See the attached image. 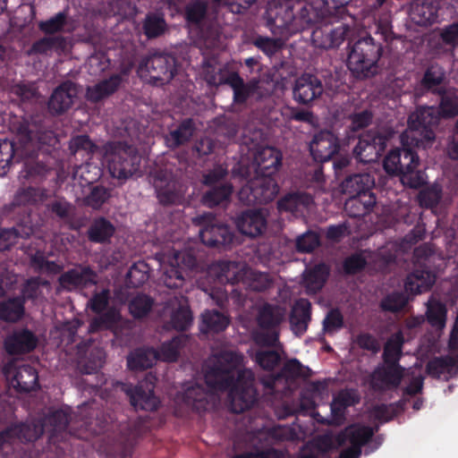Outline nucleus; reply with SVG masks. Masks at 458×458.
Masks as SVG:
<instances>
[{
  "label": "nucleus",
  "mask_w": 458,
  "mask_h": 458,
  "mask_svg": "<svg viewBox=\"0 0 458 458\" xmlns=\"http://www.w3.org/2000/svg\"><path fill=\"white\" fill-rule=\"evenodd\" d=\"M447 309L445 304L430 299L427 302L426 317L428 324L436 328L443 329L446 323Z\"/></svg>",
  "instance_id": "603ef678"
},
{
  "label": "nucleus",
  "mask_w": 458,
  "mask_h": 458,
  "mask_svg": "<svg viewBox=\"0 0 458 458\" xmlns=\"http://www.w3.org/2000/svg\"><path fill=\"white\" fill-rule=\"evenodd\" d=\"M182 400L186 405L199 412L206 411L208 405V393L199 384L187 387L183 393Z\"/></svg>",
  "instance_id": "8fccbe9b"
},
{
  "label": "nucleus",
  "mask_w": 458,
  "mask_h": 458,
  "mask_svg": "<svg viewBox=\"0 0 458 458\" xmlns=\"http://www.w3.org/2000/svg\"><path fill=\"white\" fill-rule=\"evenodd\" d=\"M238 231L250 238L262 235L267 226V220L262 209H246L235 217Z\"/></svg>",
  "instance_id": "aec40b11"
},
{
  "label": "nucleus",
  "mask_w": 458,
  "mask_h": 458,
  "mask_svg": "<svg viewBox=\"0 0 458 458\" xmlns=\"http://www.w3.org/2000/svg\"><path fill=\"white\" fill-rule=\"evenodd\" d=\"M376 203L377 198L374 193L349 196V199L345 201L344 208L351 217H360L369 214Z\"/></svg>",
  "instance_id": "ea45409f"
},
{
  "label": "nucleus",
  "mask_w": 458,
  "mask_h": 458,
  "mask_svg": "<svg viewBox=\"0 0 458 458\" xmlns=\"http://www.w3.org/2000/svg\"><path fill=\"white\" fill-rule=\"evenodd\" d=\"M347 67L360 80L374 77L378 72V61L384 47L370 35L357 39L349 46Z\"/></svg>",
  "instance_id": "7ed1b4c3"
},
{
  "label": "nucleus",
  "mask_w": 458,
  "mask_h": 458,
  "mask_svg": "<svg viewBox=\"0 0 458 458\" xmlns=\"http://www.w3.org/2000/svg\"><path fill=\"white\" fill-rule=\"evenodd\" d=\"M375 434L371 427L352 424L348 426L336 437V441L339 445H344L349 442L352 446L361 449L363 445L368 444Z\"/></svg>",
  "instance_id": "72a5a7b5"
},
{
  "label": "nucleus",
  "mask_w": 458,
  "mask_h": 458,
  "mask_svg": "<svg viewBox=\"0 0 458 458\" xmlns=\"http://www.w3.org/2000/svg\"><path fill=\"white\" fill-rule=\"evenodd\" d=\"M5 294V290L0 286V320L7 323L18 322L25 313L24 300L18 296L4 299Z\"/></svg>",
  "instance_id": "e433bc0d"
},
{
  "label": "nucleus",
  "mask_w": 458,
  "mask_h": 458,
  "mask_svg": "<svg viewBox=\"0 0 458 458\" xmlns=\"http://www.w3.org/2000/svg\"><path fill=\"white\" fill-rule=\"evenodd\" d=\"M47 199V191L46 189L29 186L20 189L14 195L13 200L10 205V213L22 215L17 220L21 224L31 225L30 206L38 205Z\"/></svg>",
  "instance_id": "ddd939ff"
},
{
  "label": "nucleus",
  "mask_w": 458,
  "mask_h": 458,
  "mask_svg": "<svg viewBox=\"0 0 458 458\" xmlns=\"http://www.w3.org/2000/svg\"><path fill=\"white\" fill-rule=\"evenodd\" d=\"M68 51V40L64 36L45 35L39 39L34 41L30 47L27 49L26 55L51 56L54 53L62 55Z\"/></svg>",
  "instance_id": "393cba45"
},
{
  "label": "nucleus",
  "mask_w": 458,
  "mask_h": 458,
  "mask_svg": "<svg viewBox=\"0 0 458 458\" xmlns=\"http://www.w3.org/2000/svg\"><path fill=\"white\" fill-rule=\"evenodd\" d=\"M216 267L218 270L219 281L236 284L245 276L248 280V287L255 292H264L269 289L273 284L267 273L250 270L242 273L235 261L219 260Z\"/></svg>",
  "instance_id": "39448f33"
},
{
  "label": "nucleus",
  "mask_w": 458,
  "mask_h": 458,
  "mask_svg": "<svg viewBox=\"0 0 458 458\" xmlns=\"http://www.w3.org/2000/svg\"><path fill=\"white\" fill-rule=\"evenodd\" d=\"M404 336L402 331L393 334L386 342L382 353L383 363L401 366Z\"/></svg>",
  "instance_id": "c03bdc74"
},
{
  "label": "nucleus",
  "mask_w": 458,
  "mask_h": 458,
  "mask_svg": "<svg viewBox=\"0 0 458 458\" xmlns=\"http://www.w3.org/2000/svg\"><path fill=\"white\" fill-rule=\"evenodd\" d=\"M142 32L148 39H154L165 34L167 23L162 13L149 12L142 21Z\"/></svg>",
  "instance_id": "de8ad7c7"
},
{
  "label": "nucleus",
  "mask_w": 458,
  "mask_h": 458,
  "mask_svg": "<svg viewBox=\"0 0 458 458\" xmlns=\"http://www.w3.org/2000/svg\"><path fill=\"white\" fill-rule=\"evenodd\" d=\"M329 276V267L325 263L315 265L303 274V284L308 293H316L325 285Z\"/></svg>",
  "instance_id": "79ce46f5"
},
{
  "label": "nucleus",
  "mask_w": 458,
  "mask_h": 458,
  "mask_svg": "<svg viewBox=\"0 0 458 458\" xmlns=\"http://www.w3.org/2000/svg\"><path fill=\"white\" fill-rule=\"evenodd\" d=\"M120 320V312L115 308L111 307L91 319L89 330L91 333H97L102 330H113L116 327Z\"/></svg>",
  "instance_id": "09e8293b"
},
{
  "label": "nucleus",
  "mask_w": 458,
  "mask_h": 458,
  "mask_svg": "<svg viewBox=\"0 0 458 458\" xmlns=\"http://www.w3.org/2000/svg\"><path fill=\"white\" fill-rule=\"evenodd\" d=\"M202 226L199 231L201 242L209 247H219L230 244L233 239L231 228L220 222L212 213H205L197 217Z\"/></svg>",
  "instance_id": "1a4fd4ad"
},
{
  "label": "nucleus",
  "mask_w": 458,
  "mask_h": 458,
  "mask_svg": "<svg viewBox=\"0 0 458 458\" xmlns=\"http://www.w3.org/2000/svg\"><path fill=\"white\" fill-rule=\"evenodd\" d=\"M445 80V72L444 68L437 64H430L414 86L415 96L422 97L428 93L438 96L445 89L443 86Z\"/></svg>",
  "instance_id": "412c9836"
},
{
  "label": "nucleus",
  "mask_w": 458,
  "mask_h": 458,
  "mask_svg": "<svg viewBox=\"0 0 458 458\" xmlns=\"http://www.w3.org/2000/svg\"><path fill=\"white\" fill-rule=\"evenodd\" d=\"M40 420L44 421L45 431H49L51 437L65 431L70 422L69 415L62 410L55 411Z\"/></svg>",
  "instance_id": "864d4df0"
},
{
  "label": "nucleus",
  "mask_w": 458,
  "mask_h": 458,
  "mask_svg": "<svg viewBox=\"0 0 458 458\" xmlns=\"http://www.w3.org/2000/svg\"><path fill=\"white\" fill-rule=\"evenodd\" d=\"M182 347V338L180 336L173 337L171 340L164 342L157 353V359L164 361H176L180 356V350Z\"/></svg>",
  "instance_id": "13d9d810"
},
{
  "label": "nucleus",
  "mask_w": 458,
  "mask_h": 458,
  "mask_svg": "<svg viewBox=\"0 0 458 458\" xmlns=\"http://www.w3.org/2000/svg\"><path fill=\"white\" fill-rule=\"evenodd\" d=\"M8 428L13 441L21 443L35 442L45 432L44 421L39 419L12 424Z\"/></svg>",
  "instance_id": "7c9ffc66"
},
{
  "label": "nucleus",
  "mask_w": 458,
  "mask_h": 458,
  "mask_svg": "<svg viewBox=\"0 0 458 458\" xmlns=\"http://www.w3.org/2000/svg\"><path fill=\"white\" fill-rule=\"evenodd\" d=\"M279 192V186L272 176L259 175L239 191V199L246 205H262L273 201Z\"/></svg>",
  "instance_id": "0eeeda50"
},
{
  "label": "nucleus",
  "mask_w": 458,
  "mask_h": 458,
  "mask_svg": "<svg viewBox=\"0 0 458 458\" xmlns=\"http://www.w3.org/2000/svg\"><path fill=\"white\" fill-rule=\"evenodd\" d=\"M206 80L209 85L220 86L228 85L233 91V102L237 105H242L254 96L259 89V81L252 79L245 82L236 72H229L226 74L209 73L207 71Z\"/></svg>",
  "instance_id": "6e6552de"
},
{
  "label": "nucleus",
  "mask_w": 458,
  "mask_h": 458,
  "mask_svg": "<svg viewBox=\"0 0 458 458\" xmlns=\"http://www.w3.org/2000/svg\"><path fill=\"white\" fill-rule=\"evenodd\" d=\"M122 81L120 74H113L94 86L88 87L86 98L91 103H98L116 92Z\"/></svg>",
  "instance_id": "58836bf2"
},
{
  "label": "nucleus",
  "mask_w": 458,
  "mask_h": 458,
  "mask_svg": "<svg viewBox=\"0 0 458 458\" xmlns=\"http://www.w3.org/2000/svg\"><path fill=\"white\" fill-rule=\"evenodd\" d=\"M154 304V300L145 294L138 293L129 301V311L134 318H142L148 315Z\"/></svg>",
  "instance_id": "6e6d98bb"
},
{
  "label": "nucleus",
  "mask_w": 458,
  "mask_h": 458,
  "mask_svg": "<svg viewBox=\"0 0 458 458\" xmlns=\"http://www.w3.org/2000/svg\"><path fill=\"white\" fill-rule=\"evenodd\" d=\"M157 360V351L153 348H139L127 357V367L133 371H143L151 368Z\"/></svg>",
  "instance_id": "37998d69"
},
{
  "label": "nucleus",
  "mask_w": 458,
  "mask_h": 458,
  "mask_svg": "<svg viewBox=\"0 0 458 458\" xmlns=\"http://www.w3.org/2000/svg\"><path fill=\"white\" fill-rule=\"evenodd\" d=\"M377 140L380 141L381 139L370 135L359 138V140L353 148V153L361 161L369 162L373 160L371 156L373 154H377Z\"/></svg>",
  "instance_id": "4d7b16f0"
},
{
  "label": "nucleus",
  "mask_w": 458,
  "mask_h": 458,
  "mask_svg": "<svg viewBox=\"0 0 458 458\" xmlns=\"http://www.w3.org/2000/svg\"><path fill=\"white\" fill-rule=\"evenodd\" d=\"M310 320L311 303L309 300L301 298L293 306L289 316V322L293 334L297 336L303 335Z\"/></svg>",
  "instance_id": "c756f323"
},
{
  "label": "nucleus",
  "mask_w": 458,
  "mask_h": 458,
  "mask_svg": "<svg viewBox=\"0 0 458 458\" xmlns=\"http://www.w3.org/2000/svg\"><path fill=\"white\" fill-rule=\"evenodd\" d=\"M148 266L144 261L134 263L126 275L129 286L138 288L143 285L148 279Z\"/></svg>",
  "instance_id": "bf43d9fd"
},
{
  "label": "nucleus",
  "mask_w": 458,
  "mask_h": 458,
  "mask_svg": "<svg viewBox=\"0 0 458 458\" xmlns=\"http://www.w3.org/2000/svg\"><path fill=\"white\" fill-rule=\"evenodd\" d=\"M233 192V187L231 182L208 187L203 191L200 202L210 208L225 206L230 202Z\"/></svg>",
  "instance_id": "4c0bfd02"
},
{
  "label": "nucleus",
  "mask_w": 458,
  "mask_h": 458,
  "mask_svg": "<svg viewBox=\"0 0 458 458\" xmlns=\"http://www.w3.org/2000/svg\"><path fill=\"white\" fill-rule=\"evenodd\" d=\"M75 83L66 81L61 83L52 93L48 101L49 112L59 115L68 111L77 98Z\"/></svg>",
  "instance_id": "b1692460"
},
{
  "label": "nucleus",
  "mask_w": 458,
  "mask_h": 458,
  "mask_svg": "<svg viewBox=\"0 0 458 458\" xmlns=\"http://www.w3.org/2000/svg\"><path fill=\"white\" fill-rule=\"evenodd\" d=\"M162 280L168 288L174 289L181 287L184 282V270L181 266L172 260L170 264L165 267Z\"/></svg>",
  "instance_id": "680f3d73"
},
{
  "label": "nucleus",
  "mask_w": 458,
  "mask_h": 458,
  "mask_svg": "<svg viewBox=\"0 0 458 458\" xmlns=\"http://www.w3.org/2000/svg\"><path fill=\"white\" fill-rule=\"evenodd\" d=\"M96 273L89 267L71 268L63 273L58 278L59 286L72 292L77 288H84L96 284Z\"/></svg>",
  "instance_id": "a878e982"
},
{
  "label": "nucleus",
  "mask_w": 458,
  "mask_h": 458,
  "mask_svg": "<svg viewBox=\"0 0 458 458\" xmlns=\"http://www.w3.org/2000/svg\"><path fill=\"white\" fill-rule=\"evenodd\" d=\"M48 281L46 279H42L39 276H32L26 280L21 288V294L18 295V297H21L24 300V303L26 301H34L38 299L40 294V287L48 285Z\"/></svg>",
  "instance_id": "69168bd1"
},
{
  "label": "nucleus",
  "mask_w": 458,
  "mask_h": 458,
  "mask_svg": "<svg viewBox=\"0 0 458 458\" xmlns=\"http://www.w3.org/2000/svg\"><path fill=\"white\" fill-rule=\"evenodd\" d=\"M32 232V225L21 224L19 220L15 226L0 229V251L9 250L19 238H27Z\"/></svg>",
  "instance_id": "a18cd8bd"
},
{
  "label": "nucleus",
  "mask_w": 458,
  "mask_h": 458,
  "mask_svg": "<svg viewBox=\"0 0 458 458\" xmlns=\"http://www.w3.org/2000/svg\"><path fill=\"white\" fill-rule=\"evenodd\" d=\"M409 302L405 293L394 291L385 296L380 301V308L384 311L399 312L403 310Z\"/></svg>",
  "instance_id": "052dcab7"
},
{
  "label": "nucleus",
  "mask_w": 458,
  "mask_h": 458,
  "mask_svg": "<svg viewBox=\"0 0 458 458\" xmlns=\"http://www.w3.org/2000/svg\"><path fill=\"white\" fill-rule=\"evenodd\" d=\"M202 321L207 328L214 333L224 331L229 325L226 316L217 310H206L202 314Z\"/></svg>",
  "instance_id": "e2e57ef3"
},
{
  "label": "nucleus",
  "mask_w": 458,
  "mask_h": 458,
  "mask_svg": "<svg viewBox=\"0 0 458 458\" xmlns=\"http://www.w3.org/2000/svg\"><path fill=\"white\" fill-rule=\"evenodd\" d=\"M112 386L120 387L126 394L131 406L136 411H153L159 406L160 401L154 393L155 386L152 381H141L136 386L117 381L112 383Z\"/></svg>",
  "instance_id": "9b49d317"
},
{
  "label": "nucleus",
  "mask_w": 458,
  "mask_h": 458,
  "mask_svg": "<svg viewBox=\"0 0 458 458\" xmlns=\"http://www.w3.org/2000/svg\"><path fill=\"white\" fill-rule=\"evenodd\" d=\"M115 233L114 225L106 217L95 218L87 231V237L94 243H107Z\"/></svg>",
  "instance_id": "a19ab883"
},
{
  "label": "nucleus",
  "mask_w": 458,
  "mask_h": 458,
  "mask_svg": "<svg viewBox=\"0 0 458 458\" xmlns=\"http://www.w3.org/2000/svg\"><path fill=\"white\" fill-rule=\"evenodd\" d=\"M324 86L322 81L315 74L303 73L294 81L293 99L301 105H310L322 96Z\"/></svg>",
  "instance_id": "f3484780"
},
{
  "label": "nucleus",
  "mask_w": 458,
  "mask_h": 458,
  "mask_svg": "<svg viewBox=\"0 0 458 458\" xmlns=\"http://www.w3.org/2000/svg\"><path fill=\"white\" fill-rule=\"evenodd\" d=\"M439 0H418L411 4V18L419 26L428 27L439 21Z\"/></svg>",
  "instance_id": "c85d7f7f"
},
{
  "label": "nucleus",
  "mask_w": 458,
  "mask_h": 458,
  "mask_svg": "<svg viewBox=\"0 0 458 458\" xmlns=\"http://www.w3.org/2000/svg\"><path fill=\"white\" fill-rule=\"evenodd\" d=\"M140 157L131 148L118 149L107 157V168L113 178L126 181L139 169Z\"/></svg>",
  "instance_id": "f8f14e48"
},
{
  "label": "nucleus",
  "mask_w": 458,
  "mask_h": 458,
  "mask_svg": "<svg viewBox=\"0 0 458 458\" xmlns=\"http://www.w3.org/2000/svg\"><path fill=\"white\" fill-rule=\"evenodd\" d=\"M339 149V138L330 130H321L315 133L310 143V155L318 163L329 161Z\"/></svg>",
  "instance_id": "dca6fc26"
},
{
  "label": "nucleus",
  "mask_w": 458,
  "mask_h": 458,
  "mask_svg": "<svg viewBox=\"0 0 458 458\" xmlns=\"http://www.w3.org/2000/svg\"><path fill=\"white\" fill-rule=\"evenodd\" d=\"M403 373L402 366L382 362L371 373V386L377 392L395 389L400 386Z\"/></svg>",
  "instance_id": "6ab92c4d"
},
{
  "label": "nucleus",
  "mask_w": 458,
  "mask_h": 458,
  "mask_svg": "<svg viewBox=\"0 0 458 458\" xmlns=\"http://www.w3.org/2000/svg\"><path fill=\"white\" fill-rule=\"evenodd\" d=\"M196 126L193 119L186 118L182 120L176 129L170 131L167 136V141L171 148H178L191 140Z\"/></svg>",
  "instance_id": "49530a36"
},
{
  "label": "nucleus",
  "mask_w": 458,
  "mask_h": 458,
  "mask_svg": "<svg viewBox=\"0 0 458 458\" xmlns=\"http://www.w3.org/2000/svg\"><path fill=\"white\" fill-rule=\"evenodd\" d=\"M243 356L236 352H220L205 373V382L213 390L228 391L231 409L242 413L250 409L258 400L251 369L242 368Z\"/></svg>",
  "instance_id": "f257e3e1"
},
{
  "label": "nucleus",
  "mask_w": 458,
  "mask_h": 458,
  "mask_svg": "<svg viewBox=\"0 0 458 458\" xmlns=\"http://www.w3.org/2000/svg\"><path fill=\"white\" fill-rule=\"evenodd\" d=\"M438 96L440 98L438 110L441 117L454 118L458 115V89L445 88Z\"/></svg>",
  "instance_id": "3c124183"
},
{
  "label": "nucleus",
  "mask_w": 458,
  "mask_h": 458,
  "mask_svg": "<svg viewBox=\"0 0 458 458\" xmlns=\"http://www.w3.org/2000/svg\"><path fill=\"white\" fill-rule=\"evenodd\" d=\"M37 344L38 337L28 328L14 330L4 342V350L10 355L30 353L35 350Z\"/></svg>",
  "instance_id": "5701e85b"
},
{
  "label": "nucleus",
  "mask_w": 458,
  "mask_h": 458,
  "mask_svg": "<svg viewBox=\"0 0 458 458\" xmlns=\"http://www.w3.org/2000/svg\"><path fill=\"white\" fill-rule=\"evenodd\" d=\"M38 27L42 33L49 36H56L55 34L60 33H71L74 30L72 19L69 15L68 8L58 12L45 21H39Z\"/></svg>",
  "instance_id": "c9c22d12"
},
{
  "label": "nucleus",
  "mask_w": 458,
  "mask_h": 458,
  "mask_svg": "<svg viewBox=\"0 0 458 458\" xmlns=\"http://www.w3.org/2000/svg\"><path fill=\"white\" fill-rule=\"evenodd\" d=\"M436 281V276L426 267H419L407 275L404 289L411 294H420L431 289Z\"/></svg>",
  "instance_id": "2f4dec72"
},
{
  "label": "nucleus",
  "mask_w": 458,
  "mask_h": 458,
  "mask_svg": "<svg viewBox=\"0 0 458 458\" xmlns=\"http://www.w3.org/2000/svg\"><path fill=\"white\" fill-rule=\"evenodd\" d=\"M3 373L17 392L29 393L38 386V372L30 364L12 359L4 364Z\"/></svg>",
  "instance_id": "9d476101"
},
{
  "label": "nucleus",
  "mask_w": 458,
  "mask_h": 458,
  "mask_svg": "<svg viewBox=\"0 0 458 458\" xmlns=\"http://www.w3.org/2000/svg\"><path fill=\"white\" fill-rule=\"evenodd\" d=\"M312 374V370L303 366L299 360L293 358L284 362L280 371L262 378L265 388L274 391L279 382L293 381L298 378L306 379Z\"/></svg>",
  "instance_id": "a211bd4d"
},
{
  "label": "nucleus",
  "mask_w": 458,
  "mask_h": 458,
  "mask_svg": "<svg viewBox=\"0 0 458 458\" xmlns=\"http://www.w3.org/2000/svg\"><path fill=\"white\" fill-rule=\"evenodd\" d=\"M402 148L391 150L384 159L383 166L389 174H395L401 177L402 182L410 188L418 189L424 185V173L418 170L420 158L416 148L426 149L430 146H424L420 143L404 142L400 136Z\"/></svg>",
  "instance_id": "f03ea898"
},
{
  "label": "nucleus",
  "mask_w": 458,
  "mask_h": 458,
  "mask_svg": "<svg viewBox=\"0 0 458 458\" xmlns=\"http://www.w3.org/2000/svg\"><path fill=\"white\" fill-rule=\"evenodd\" d=\"M253 160L258 175L273 177L282 165V154L276 148L264 147L256 151Z\"/></svg>",
  "instance_id": "bb28decb"
},
{
  "label": "nucleus",
  "mask_w": 458,
  "mask_h": 458,
  "mask_svg": "<svg viewBox=\"0 0 458 458\" xmlns=\"http://www.w3.org/2000/svg\"><path fill=\"white\" fill-rule=\"evenodd\" d=\"M251 44L267 56L276 55L284 47L282 39L261 35L254 37Z\"/></svg>",
  "instance_id": "0e129e2a"
},
{
  "label": "nucleus",
  "mask_w": 458,
  "mask_h": 458,
  "mask_svg": "<svg viewBox=\"0 0 458 458\" xmlns=\"http://www.w3.org/2000/svg\"><path fill=\"white\" fill-rule=\"evenodd\" d=\"M374 177L368 173L346 175L340 184L343 193L348 196L374 193Z\"/></svg>",
  "instance_id": "473e14b6"
},
{
  "label": "nucleus",
  "mask_w": 458,
  "mask_h": 458,
  "mask_svg": "<svg viewBox=\"0 0 458 458\" xmlns=\"http://www.w3.org/2000/svg\"><path fill=\"white\" fill-rule=\"evenodd\" d=\"M105 353L101 350L92 351L87 360L79 364L80 372L86 375L97 374L105 363Z\"/></svg>",
  "instance_id": "338daca9"
},
{
  "label": "nucleus",
  "mask_w": 458,
  "mask_h": 458,
  "mask_svg": "<svg viewBox=\"0 0 458 458\" xmlns=\"http://www.w3.org/2000/svg\"><path fill=\"white\" fill-rule=\"evenodd\" d=\"M49 166L43 158L39 157L38 153H31L23 160L22 168L19 178L22 183H39L46 179Z\"/></svg>",
  "instance_id": "cd10ccee"
},
{
  "label": "nucleus",
  "mask_w": 458,
  "mask_h": 458,
  "mask_svg": "<svg viewBox=\"0 0 458 458\" xmlns=\"http://www.w3.org/2000/svg\"><path fill=\"white\" fill-rule=\"evenodd\" d=\"M69 148L72 154L83 151L90 158L98 148L89 135L82 134L77 135L71 140Z\"/></svg>",
  "instance_id": "774afa93"
},
{
  "label": "nucleus",
  "mask_w": 458,
  "mask_h": 458,
  "mask_svg": "<svg viewBox=\"0 0 458 458\" xmlns=\"http://www.w3.org/2000/svg\"><path fill=\"white\" fill-rule=\"evenodd\" d=\"M154 187L157 198L163 206L178 205L184 199L183 185L172 177H157L154 181Z\"/></svg>",
  "instance_id": "4be33fe9"
},
{
  "label": "nucleus",
  "mask_w": 458,
  "mask_h": 458,
  "mask_svg": "<svg viewBox=\"0 0 458 458\" xmlns=\"http://www.w3.org/2000/svg\"><path fill=\"white\" fill-rule=\"evenodd\" d=\"M176 60L168 54H154L140 64L145 68L150 81L156 85L168 83L175 75Z\"/></svg>",
  "instance_id": "4468645a"
},
{
  "label": "nucleus",
  "mask_w": 458,
  "mask_h": 458,
  "mask_svg": "<svg viewBox=\"0 0 458 458\" xmlns=\"http://www.w3.org/2000/svg\"><path fill=\"white\" fill-rule=\"evenodd\" d=\"M284 317L277 305L265 303L259 310L257 322L262 332L255 335V341L264 346H275L279 341L278 327Z\"/></svg>",
  "instance_id": "423d86ee"
},
{
  "label": "nucleus",
  "mask_w": 458,
  "mask_h": 458,
  "mask_svg": "<svg viewBox=\"0 0 458 458\" xmlns=\"http://www.w3.org/2000/svg\"><path fill=\"white\" fill-rule=\"evenodd\" d=\"M333 15V11L320 2H306L301 4L298 11L293 15V22L300 30L310 29L318 23L326 21Z\"/></svg>",
  "instance_id": "2eb2a0df"
},
{
  "label": "nucleus",
  "mask_w": 458,
  "mask_h": 458,
  "mask_svg": "<svg viewBox=\"0 0 458 458\" xmlns=\"http://www.w3.org/2000/svg\"><path fill=\"white\" fill-rule=\"evenodd\" d=\"M111 198V190L103 185H90L89 192L84 197L85 206L99 209Z\"/></svg>",
  "instance_id": "5fc2aeb1"
},
{
  "label": "nucleus",
  "mask_w": 458,
  "mask_h": 458,
  "mask_svg": "<svg viewBox=\"0 0 458 458\" xmlns=\"http://www.w3.org/2000/svg\"><path fill=\"white\" fill-rule=\"evenodd\" d=\"M95 405V401L83 403L79 407L76 417L82 422L86 430L92 431L94 434H100L106 429L110 418L103 417V419H99V411H96Z\"/></svg>",
  "instance_id": "f704fd0d"
},
{
  "label": "nucleus",
  "mask_w": 458,
  "mask_h": 458,
  "mask_svg": "<svg viewBox=\"0 0 458 458\" xmlns=\"http://www.w3.org/2000/svg\"><path fill=\"white\" fill-rule=\"evenodd\" d=\"M439 116V110L433 106L417 108L408 117V127L402 133L403 140L431 146L436 138L434 127L438 124Z\"/></svg>",
  "instance_id": "20e7f679"
}]
</instances>
